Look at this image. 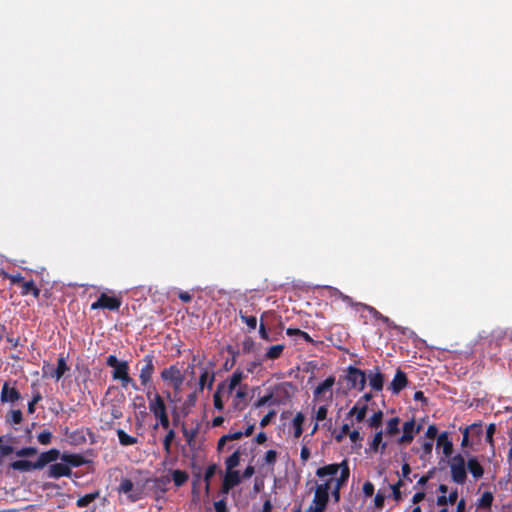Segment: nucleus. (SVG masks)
<instances>
[{"label":"nucleus","instance_id":"obj_30","mask_svg":"<svg viewBox=\"0 0 512 512\" xmlns=\"http://www.w3.org/2000/svg\"><path fill=\"white\" fill-rule=\"evenodd\" d=\"M383 420V412L378 410L373 413L371 417L367 419V424L371 428H378L381 426Z\"/></svg>","mask_w":512,"mask_h":512},{"label":"nucleus","instance_id":"obj_19","mask_svg":"<svg viewBox=\"0 0 512 512\" xmlns=\"http://www.w3.org/2000/svg\"><path fill=\"white\" fill-rule=\"evenodd\" d=\"M407 385L406 375L398 370L390 384V388L393 393H399Z\"/></svg>","mask_w":512,"mask_h":512},{"label":"nucleus","instance_id":"obj_56","mask_svg":"<svg viewBox=\"0 0 512 512\" xmlns=\"http://www.w3.org/2000/svg\"><path fill=\"white\" fill-rule=\"evenodd\" d=\"M45 454L47 456L49 463L57 460L59 457V451L56 449H51L49 451H46Z\"/></svg>","mask_w":512,"mask_h":512},{"label":"nucleus","instance_id":"obj_47","mask_svg":"<svg viewBox=\"0 0 512 512\" xmlns=\"http://www.w3.org/2000/svg\"><path fill=\"white\" fill-rule=\"evenodd\" d=\"M159 422L156 423L154 425V428L156 429L159 425L162 426L164 429H168L169 428V417H168V413L167 414H164L158 418H156Z\"/></svg>","mask_w":512,"mask_h":512},{"label":"nucleus","instance_id":"obj_62","mask_svg":"<svg viewBox=\"0 0 512 512\" xmlns=\"http://www.w3.org/2000/svg\"><path fill=\"white\" fill-rule=\"evenodd\" d=\"M121 363H122V361H119V360L117 359V357H116V356H114V355H110V356H108V358H107V365H108V366H110V367H112V368L117 367V366H118V365H120Z\"/></svg>","mask_w":512,"mask_h":512},{"label":"nucleus","instance_id":"obj_60","mask_svg":"<svg viewBox=\"0 0 512 512\" xmlns=\"http://www.w3.org/2000/svg\"><path fill=\"white\" fill-rule=\"evenodd\" d=\"M349 432H350V427L348 424H344L341 429H340V432L339 434L336 436V439L338 441H341L342 438L345 436V435H349Z\"/></svg>","mask_w":512,"mask_h":512},{"label":"nucleus","instance_id":"obj_63","mask_svg":"<svg viewBox=\"0 0 512 512\" xmlns=\"http://www.w3.org/2000/svg\"><path fill=\"white\" fill-rule=\"evenodd\" d=\"M437 432H438V430H437L436 426H434V425H430V426L428 427L427 431H426V436H427L430 440H433V439L436 437Z\"/></svg>","mask_w":512,"mask_h":512},{"label":"nucleus","instance_id":"obj_10","mask_svg":"<svg viewBox=\"0 0 512 512\" xmlns=\"http://www.w3.org/2000/svg\"><path fill=\"white\" fill-rule=\"evenodd\" d=\"M68 370L69 367L66 363V360L64 357L61 356L58 358L56 368H53L51 365H45L43 367V376L51 377L56 381H59Z\"/></svg>","mask_w":512,"mask_h":512},{"label":"nucleus","instance_id":"obj_50","mask_svg":"<svg viewBox=\"0 0 512 512\" xmlns=\"http://www.w3.org/2000/svg\"><path fill=\"white\" fill-rule=\"evenodd\" d=\"M242 321L251 329H255L257 326V319L254 316H242Z\"/></svg>","mask_w":512,"mask_h":512},{"label":"nucleus","instance_id":"obj_35","mask_svg":"<svg viewBox=\"0 0 512 512\" xmlns=\"http://www.w3.org/2000/svg\"><path fill=\"white\" fill-rule=\"evenodd\" d=\"M13 451V447L0 437V459L10 455Z\"/></svg>","mask_w":512,"mask_h":512},{"label":"nucleus","instance_id":"obj_64","mask_svg":"<svg viewBox=\"0 0 512 512\" xmlns=\"http://www.w3.org/2000/svg\"><path fill=\"white\" fill-rule=\"evenodd\" d=\"M259 334H260V337L262 339H264L265 341H271L270 337H269V334L268 332L266 331L265 329V326L263 323L260 324V327H259Z\"/></svg>","mask_w":512,"mask_h":512},{"label":"nucleus","instance_id":"obj_49","mask_svg":"<svg viewBox=\"0 0 512 512\" xmlns=\"http://www.w3.org/2000/svg\"><path fill=\"white\" fill-rule=\"evenodd\" d=\"M36 470L43 468L45 465L49 464V461L47 459V456L45 452L41 453L38 457L37 461L34 462Z\"/></svg>","mask_w":512,"mask_h":512},{"label":"nucleus","instance_id":"obj_51","mask_svg":"<svg viewBox=\"0 0 512 512\" xmlns=\"http://www.w3.org/2000/svg\"><path fill=\"white\" fill-rule=\"evenodd\" d=\"M402 485V481L399 480L396 484H393L391 485V490H392V493H393V497L395 500H399L400 497H401V492H400V487Z\"/></svg>","mask_w":512,"mask_h":512},{"label":"nucleus","instance_id":"obj_25","mask_svg":"<svg viewBox=\"0 0 512 512\" xmlns=\"http://www.w3.org/2000/svg\"><path fill=\"white\" fill-rule=\"evenodd\" d=\"M467 468L469 469L470 473L473 475L474 478L478 479L482 477L484 471L480 463L477 461V459H469L467 463Z\"/></svg>","mask_w":512,"mask_h":512},{"label":"nucleus","instance_id":"obj_52","mask_svg":"<svg viewBox=\"0 0 512 512\" xmlns=\"http://www.w3.org/2000/svg\"><path fill=\"white\" fill-rule=\"evenodd\" d=\"M275 415H276V412H275L274 410H272V411L268 412V413H267V414H266V415L261 419V421H260V426H261V427H265V426H267V425L271 422L272 418H273Z\"/></svg>","mask_w":512,"mask_h":512},{"label":"nucleus","instance_id":"obj_48","mask_svg":"<svg viewBox=\"0 0 512 512\" xmlns=\"http://www.w3.org/2000/svg\"><path fill=\"white\" fill-rule=\"evenodd\" d=\"M470 430H480V426L477 424H472L467 427L463 432L462 446H466L468 444V434Z\"/></svg>","mask_w":512,"mask_h":512},{"label":"nucleus","instance_id":"obj_5","mask_svg":"<svg viewBox=\"0 0 512 512\" xmlns=\"http://www.w3.org/2000/svg\"><path fill=\"white\" fill-rule=\"evenodd\" d=\"M146 396L148 399L149 411L153 414L155 418H158L168 413L166 403L159 393L153 394L150 391H148L146 393Z\"/></svg>","mask_w":512,"mask_h":512},{"label":"nucleus","instance_id":"obj_26","mask_svg":"<svg viewBox=\"0 0 512 512\" xmlns=\"http://www.w3.org/2000/svg\"><path fill=\"white\" fill-rule=\"evenodd\" d=\"M11 467L14 470H19L23 472L36 470L34 462L27 461V460H17L11 463Z\"/></svg>","mask_w":512,"mask_h":512},{"label":"nucleus","instance_id":"obj_17","mask_svg":"<svg viewBox=\"0 0 512 512\" xmlns=\"http://www.w3.org/2000/svg\"><path fill=\"white\" fill-rule=\"evenodd\" d=\"M247 395L248 386L242 384L231 397L233 407L235 409H242L245 406Z\"/></svg>","mask_w":512,"mask_h":512},{"label":"nucleus","instance_id":"obj_53","mask_svg":"<svg viewBox=\"0 0 512 512\" xmlns=\"http://www.w3.org/2000/svg\"><path fill=\"white\" fill-rule=\"evenodd\" d=\"M195 403H196V394L191 393L187 396L185 403H184V407H185V409H189V408L193 407L195 405Z\"/></svg>","mask_w":512,"mask_h":512},{"label":"nucleus","instance_id":"obj_12","mask_svg":"<svg viewBox=\"0 0 512 512\" xmlns=\"http://www.w3.org/2000/svg\"><path fill=\"white\" fill-rule=\"evenodd\" d=\"M347 381L350 383L351 388L363 390L366 384V376L363 371L355 367H349L346 375Z\"/></svg>","mask_w":512,"mask_h":512},{"label":"nucleus","instance_id":"obj_23","mask_svg":"<svg viewBox=\"0 0 512 512\" xmlns=\"http://www.w3.org/2000/svg\"><path fill=\"white\" fill-rule=\"evenodd\" d=\"M369 385L376 391H380L383 388V376L376 369L374 372H370L368 375Z\"/></svg>","mask_w":512,"mask_h":512},{"label":"nucleus","instance_id":"obj_34","mask_svg":"<svg viewBox=\"0 0 512 512\" xmlns=\"http://www.w3.org/2000/svg\"><path fill=\"white\" fill-rule=\"evenodd\" d=\"M172 477L177 487L182 486L188 479V475L181 470H175L172 474Z\"/></svg>","mask_w":512,"mask_h":512},{"label":"nucleus","instance_id":"obj_2","mask_svg":"<svg viewBox=\"0 0 512 512\" xmlns=\"http://www.w3.org/2000/svg\"><path fill=\"white\" fill-rule=\"evenodd\" d=\"M245 378L243 371L237 369L225 381L218 384L219 392H222L226 397L231 398L237 389L243 384Z\"/></svg>","mask_w":512,"mask_h":512},{"label":"nucleus","instance_id":"obj_59","mask_svg":"<svg viewBox=\"0 0 512 512\" xmlns=\"http://www.w3.org/2000/svg\"><path fill=\"white\" fill-rule=\"evenodd\" d=\"M272 394H269V395H265L263 397H260L256 403H255V406L256 407H261V406H264L266 405L271 399H272Z\"/></svg>","mask_w":512,"mask_h":512},{"label":"nucleus","instance_id":"obj_41","mask_svg":"<svg viewBox=\"0 0 512 512\" xmlns=\"http://www.w3.org/2000/svg\"><path fill=\"white\" fill-rule=\"evenodd\" d=\"M286 333H287V335H289V336L297 335V336H299V337L303 338V339H304L305 341H307V342H311V341H312L311 337H310L306 332L301 331V330H299V329H292V328H288V329L286 330Z\"/></svg>","mask_w":512,"mask_h":512},{"label":"nucleus","instance_id":"obj_29","mask_svg":"<svg viewBox=\"0 0 512 512\" xmlns=\"http://www.w3.org/2000/svg\"><path fill=\"white\" fill-rule=\"evenodd\" d=\"M217 465L211 464L207 467L204 475V481H205V492L208 494L210 490V480L217 472Z\"/></svg>","mask_w":512,"mask_h":512},{"label":"nucleus","instance_id":"obj_28","mask_svg":"<svg viewBox=\"0 0 512 512\" xmlns=\"http://www.w3.org/2000/svg\"><path fill=\"white\" fill-rule=\"evenodd\" d=\"M399 422L398 417L391 418L386 424L384 433L388 436L396 435L399 432Z\"/></svg>","mask_w":512,"mask_h":512},{"label":"nucleus","instance_id":"obj_55","mask_svg":"<svg viewBox=\"0 0 512 512\" xmlns=\"http://www.w3.org/2000/svg\"><path fill=\"white\" fill-rule=\"evenodd\" d=\"M363 493L367 497L372 496L374 493V485L371 482H365L363 485Z\"/></svg>","mask_w":512,"mask_h":512},{"label":"nucleus","instance_id":"obj_8","mask_svg":"<svg viewBox=\"0 0 512 512\" xmlns=\"http://www.w3.org/2000/svg\"><path fill=\"white\" fill-rule=\"evenodd\" d=\"M335 383V378L330 376L321 382L314 390V400L329 402L332 399V387Z\"/></svg>","mask_w":512,"mask_h":512},{"label":"nucleus","instance_id":"obj_45","mask_svg":"<svg viewBox=\"0 0 512 512\" xmlns=\"http://www.w3.org/2000/svg\"><path fill=\"white\" fill-rule=\"evenodd\" d=\"M51 438H52V434L49 431H43V432L39 433L37 436L38 441L43 445L49 444L51 441Z\"/></svg>","mask_w":512,"mask_h":512},{"label":"nucleus","instance_id":"obj_20","mask_svg":"<svg viewBox=\"0 0 512 512\" xmlns=\"http://www.w3.org/2000/svg\"><path fill=\"white\" fill-rule=\"evenodd\" d=\"M20 398L19 392L12 387H9L8 383H4L1 390V401L2 402H15Z\"/></svg>","mask_w":512,"mask_h":512},{"label":"nucleus","instance_id":"obj_22","mask_svg":"<svg viewBox=\"0 0 512 512\" xmlns=\"http://www.w3.org/2000/svg\"><path fill=\"white\" fill-rule=\"evenodd\" d=\"M383 434H384V432L382 430L375 433V435L373 436V439L370 443L371 451L377 452V451L381 450V452H383L386 449L387 444L385 442H383Z\"/></svg>","mask_w":512,"mask_h":512},{"label":"nucleus","instance_id":"obj_24","mask_svg":"<svg viewBox=\"0 0 512 512\" xmlns=\"http://www.w3.org/2000/svg\"><path fill=\"white\" fill-rule=\"evenodd\" d=\"M437 446L443 449V453L448 456L452 452V443L448 439L447 433H442L437 438Z\"/></svg>","mask_w":512,"mask_h":512},{"label":"nucleus","instance_id":"obj_18","mask_svg":"<svg viewBox=\"0 0 512 512\" xmlns=\"http://www.w3.org/2000/svg\"><path fill=\"white\" fill-rule=\"evenodd\" d=\"M368 404L365 401H357L356 404L350 409L348 416L354 417L355 421L362 422L367 414Z\"/></svg>","mask_w":512,"mask_h":512},{"label":"nucleus","instance_id":"obj_57","mask_svg":"<svg viewBox=\"0 0 512 512\" xmlns=\"http://www.w3.org/2000/svg\"><path fill=\"white\" fill-rule=\"evenodd\" d=\"M216 512H228L225 500H219L214 503Z\"/></svg>","mask_w":512,"mask_h":512},{"label":"nucleus","instance_id":"obj_44","mask_svg":"<svg viewBox=\"0 0 512 512\" xmlns=\"http://www.w3.org/2000/svg\"><path fill=\"white\" fill-rule=\"evenodd\" d=\"M9 422L12 424H19L22 420V413L20 410L11 411L9 418Z\"/></svg>","mask_w":512,"mask_h":512},{"label":"nucleus","instance_id":"obj_21","mask_svg":"<svg viewBox=\"0 0 512 512\" xmlns=\"http://www.w3.org/2000/svg\"><path fill=\"white\" fill-rule=\"evenodd\" d=\"M304 422L305 415L302 412L296 413L291 422L294 438H299L302 435Z\"/></svg>","mask_w":512,"mask_h":512},{"label":"nucleus","instance_id":"obj_46","mask_svg":"<svg viewBox=\"0 0 512 512\" xmlns=\"http://www.w3.org/2000/svg\"><path fill=\"white\" fill-rule=\"evenodd\" d=\"M439 490L443 493V495L439 496L437 499V504L440 506H444L449 503L447 496L445 493L447 492V487L445 485H440Z\"/></svg>","mask_w":512,"mask_h":512},{"label":"nucleus","instance_id":"obj_13","mask_svg":"<svg viewBox=\"0 0 512 512\" xmlns=\"http://www.w3.org/2000/svg\"><path fill=\"white\" fill-rule=\"evenodd\" d=\"M241 482V475L239 471L236 470H226L221 492L223 494H227L233 487L238 485Z\"/></svg>","mask_w":512,"mask_h":512},{"label":"nucleus","instance_id":"obj_61","mask_svg":"<svg viewBox=\"0 0 512 512\" xmlns=\"http://www.w3.org/2000/svg\"><path fill=\"white\" fill-rule=\"evenodd\" d=\"M41 400V395L40 393H36L34 396H33V399L31 402H29L28 404V411L29 413H33L34 412V405L39 402Z\"/></svg>","mask_w":512,"mask_h":512},{"label":"nucleus","instance_id":"obj_1","mask_svg":"<svg viewBox=\"0 0 512 512\" xmlns=\"http://www.w3.org/2000/svg\"><path fill=\"white\" fill-rule=\"evenodd\" d=\"M349 475L350 470L347 460L318 468L316 476L321 482L316 486L309 512H323L330 495L335 502H338L340 489L348 481Z\"/></svg>","mask_w":512,"mask_h":512},{"label":"nucleus","instance_id":"obj_31","mask_svg":"<svg viewBox=\"0 0 512 512\" xmlns=\"http://www.w3.org/2000/svg\"><path fill=\"white\" fill-rule=\"evenodd\" d=\"M327 405H320L317 408H313V415L312 418L314 421L321 422L323 421L327 416Z\"/></svg>","mask_w":512,"mask_h":512},{"label":"nucleus","instance_id":"obj_32","mask_svg":"<svg viewBox=\"0 0 512 512\" xmlns=\"http://www.w3.org/2000/svg\"><path fill=\"white\" fill-rule=\"evenodd\" d=\"M99 496L98 492H93L80 497L76 504L78 507H86Z\"/></svg>","mask_w":512,"mask_h":512},{"label":"nucleus","instance_id":"obj_16","mask_svg":"<svg viewBox=\"0 0 512 512\" xmlns=\"http://www.w3.org/2000/svg\"><path fill=\"white\" fill-rule=\"evenodd\" d=\"M420 428H415V423L413 420L407 421L403 425V434L398 439L399 444H408L412 442L414 435L419 432Z\"/></svg>","mask_w":512,"mask_h":512},{"label":"nucleus","instance_id":"obj_36","mask_svg":"<svg viewBox=\"0 0 512 512\" xmlns=\"http://www.w3.org/2000/svg\"><path fill=\"white\" fill-rule=\"evenodd\" d=\"M224 397H226V396L222 392H219V389L217 387L216 391H215V393L213 395V403H214V407L218 411H221L224 408V403H223V398Z\"/></svg>","mask_w":512,"mask_h":512},{"label":"nucleus","instance_id":"obj_15","mask_svg":"<svg viewBox=\"0 0 512 512\" xmlns=\"http://www.w3.org/2000/svg\"><path fill=\"white\" fill-rule=\"evenodd\" d=\"M153 372H154L153 357L150 355H147L144 357V365L141 368L140 375H139L142 385H146L147 383L150 382Z\"/></svg>","mask_w":512,"mask_h":512},{"label":"nucleus","instance_id":"obj_14","mask_svg":"<svg viewBox=\"0 0 512 512\" xmlns=\"http://www.w3.org/2000/svg\"><path fill=\"white\" fill-rule=\"evenodd\" d=\"M120 304L119 299L102 294L99 299L91 305V309L107 308L109 310H117Z\"/></svg>","mask_w":512,"mask_h":512},{"label":"nucleus","instance_id":"obj_43","mask_svg":"<svg viewBox=\"0 0 512 512\" xmlns=\"http://www.w3.org/2000/svg\"><path fill=\"white\" fill-rule=\"evenodd\" d=\"M348 436H349L351 443H353L355 445L358 444L360 446V443L363 440V437L361 436V434L358 430L355 429V430L350 431Z\"/></svg>","mask_w":512,"mask_h":512},{"label":"nucleus","instance_id":"obj_3","mask_svg":"<svg viewBox=\"0 0 512 512\" xmlns=\"http://www.w3.org/2000/svg\"><path fill=\"white\" fill-rule=\"evenodd\" d=\"M70 464L73 466L78 465L76 457L73 455H63L62 462L54 463L49 466V476L52 478L68 476L71 472Z\"/></svg>","mask_w":512,"mask_h":512},{"label":"nucleus","instance_id":"obj_9","mask_svg":"<svg viewBox=\"0 0 512 512\" xmlns=\"http://www.w3.org/2000/svg\"><path fill=\"white\" fill-rule=\"evenodd\" d=\"M113 378L115 380H120L121 385L123 388H127L128 386H131L133 389L137 390L138 387L136 386L135 382L129 377L128 370L129 366L126 361H122L120 365L113 368Z\"/></svg>","mask_w":512,"mask_h":512},{"label":"nucleus","instance_id":"obj_27","mask_svg":"<svg viewBox=\"0 0 512 512\" xmlns=\"http://www.w3.org/2000/svg\"><path fill=\"white\" fill-rule=\"evenodd\" d=\"M117 436H118L120 444L123 446L134 445L138 442V439L136 437L127 434L122 429L117 430Z\"/></svg>","mask_w":512,"mask_h":512},{"label":"nucleus","instance_id":"obj_40","mask_svg":"<svg viewBox=\"0 0 512 512\" xmlns=\"http://www.w3.org/2000/svg\"><path fill=\"white\" fill-rule=\"evenodd\" d=\"M175 435H176L175 431L172 429H169L166 436L164 437L163 446L167 453L170 452V446H171L172 441L175 438Z\"/></svg>","mask_w":512,"mask_h":512},{"label":"nucleus","instance_id":"obj_42","mask_svg":"<svg viewBox=\"0 0 512 512\" xmlns=\"http://www.w3.org/2000/svg\"><path fill=\"white\" fill-rule=\"evenodd\" d=\"M15 454L18 457L33 456V455L37 454V449L34 448V447H26V448H22L20 450H17L15 452Z\"/></svg>","mask_w":512,"mask_h":512},{"label":"nucleus","instance_id":"obj_37","mask_svg":"<svg viewBox=\"0 0 512 512\" xmlns=\"http://www.w3.org/2000/svg\"><path fill=\"white\" fill-rule=\"evenodd\" d=\"M283 349H284V346L283 345H274V346H271L267 353H266V357L268 359H276L278 358L282 352H283Z\"/></svg>","mask_w":512,"mask_h":512},{"label":"nucleus","instance_id":"obj_54","mask_svg":"<svg viewBox=\"0 0 512 512\" xmlns=\"http://www.w3.org/2000/svg\"><path fill=\"white\" fill-rule=\"evenodd\" d=\"M243 435H244V433L241 431L233 432L228 435H224L222 437V441L237 440V439H240Z\"/></svg>","mask_w":512,"mask_h":512},{"label":"nucleus","instance_id":"obj_7","mask_svg":"<svg viewBox=\"0 0 512 512\" xmlns=\"http://www.w3.org/2000/svg\"><path fill=\"white\" fill-rule=\"evenodd\" d=\"M197 368L200 372L199 389L203 390L205 387L211 389L215 379V373L212 364L199 362L197 364Z\"/></svg>","mask_w":512,"mask_h":512},{"label":"nucleus","instance_id":"obj_33","mask_svg":"<svg viewBox=\"0 0 512 512\" xmlns=\"http://www.w3.org/2000/svg\"><path fill=\"white\" fill-rule=\"evenodd\" d=\"M239 462H240V453H239V451H235L225 461L226 470H234V468L239 465Z\"/></svg>","mask_w":512,"mask_h":512},{"label":"nucleus","instance_id":"obj_38","mask_svg":"<svg viewBox=\"0 0 512 512\" xmlns=\"http://www.w3.org/2000/svg\"><path fill=\"white\" fill-rule=\"evenodd\" d=\"M32 293L35 297L39 295V290L35 287L33 281L24 282L22 285V294L27 295Z\"/></svg>","mask_w":512,"mask_h":512},{"label":"nucleus","instance_id":"obj_6","mask_svg":"<svg viewBox=\"0 0 512 512\" xmlns=\"http://www.w3.org/2000/svg\"><path fill=\"white\" fill-rule=\"evenodd\" d=\"M450 469L453 481L463 484L466 480V463L461 455L454 456L451 459Z\"/></svg>","mask_w":512,"mask_h":512},{"label":"nucleus","instance_id":"obj_39","mask_svg":"<svg viewBox=\"0 0 512 512\" xmlns=\"http://www.w3.org/2000/svg\"><path fill=\"white\" fill-rule=\"evenodd\" d=\"M277 460V452L275 450H268L263 458V462L265 465L272 466L275 464Z\"/></svg>","mask_w":512,"mask_h":512},{"label":"nucleus","instance_id":"obj_11","mask_svg":"<svg viewBox=\"0 0 512 512\" xmlns=\"http://www.w3.org/2000/svg\"><path fill=\"white\" fill-rule=\"evenodd\" d=\"M118 492L120 494H124L127 498L134 502L141 498L142 490L138 485H134L133 482L129 479H122Z\"/></svg>","mask_w":512,"mask_h":512},{"label":"nucleus","instance_id":"obj_4","mask_svg":"<svg viewBox=\"0 0 512 512\" xmlns=\"http://www.w3.org/2000/svg\"><path fill=\"white\" fill-rule=\"evenodd\" d=\"M161 378L168 382L176 392L180 391L184 376L179 368L176 366H169L161 372Z\"/></svg>","mask_w":512,"mask_h":512},{"label":"nucleus","instance_id":"obj_58","mask_svg":"<svg viewBox=\"0 0 512 512\" xmlns=\"http://www.w3.org/2000/svg\"><path fill=\"white\" fill-rule=\"evenodd\" d=\"M300 458L304 463L310 458V450L306 445L301 447Z\"/></svg>","mask_w":512,"mask_h":512}]
</instances>
